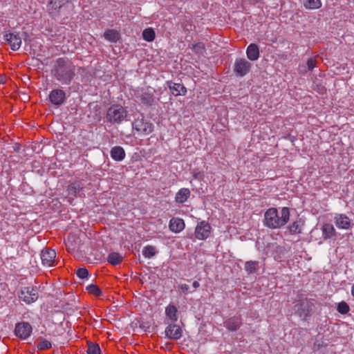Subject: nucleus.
<instances>
[{
    "label": "nucleus",
    "mask_w": 354,
    "mask_h": 354,
    "mask_svg": "<svg viewBox=\"0 0 354 354\" xmlns=\"http://www.w3.org/2000/svg\"><path fill=\"white\" fill-rule=\"evenodd\" d=\"M76 66L66 57L55 60L51 69L52 76L62 85H70L76 75Z\"/></svg>",
    "instance_id": "obj_1"
},
{
    "label": "nucleus",
    "mask_w": 354,
    "mask_h": 354,
    "mask_svg": "<svg viewBox=\"0 0 354 354\" xmlns=\"http://www.w3.org/2000/svg\"><path fill=\"white\" fill-rule=\"evenodd\" d=\"M290 218V210L288 207H283L281 216L274 207L269 208L264 214V225L271 229L279 228L285 225Z\"/></svg>",
    "instance_id": "obj_2"
},
{
    "label": "nucleus",
    "mask_w": 354,
    "mask_h": 354,
    "mask_svg": "<svg viewBox=\"0 0 354 354\" xmlns=\"http://www.w3.org/2000/svg\"><path fill=\"white\" fill-rule=\"evenodd\" d=\"M127 116V111L123 106L113 104L108 109L106 118L111 123H121Z\"/></svg>",
    "instance_id": "obj_3"
},
{
    "label": "nucleus",
    "mask_w": 354,
    "mask_h": 354,
    "mask_svg": "<svg viewBox=\"0 0 354 354\" xmlns=\"http://www.w3.org/2000/svg\"><path fill=\"white\" fill-rule=\"evenodd\" d=\"M313 304L307 299H300L297 304L295 305V313L299 316L303 320H307L310 316V311Z\"/></svg>",
    "instance_id": "obj_4"
},
{
    "label": "nucleus",
    "mask_w": 354,
    "mask_h": 354,
    "mask_svg": "<svg viewBox=\"0 0 354 354\" xmlns=\"http://www.w3.org/2000/svg\"><path fill=\"white\" fill-rule=\"evenodd\" d=\"M71 0H50L47 5L49 14L53 17L58 16Z\"/></svg>",
    "instance_id": "obj_5"
},
{
    "label": "nucleus",
    "mask_w": 354,
    "mask_h": 354,
    "mask_svg": "<svg viewBox=\"0 0 354 354\" xmlns=\"http://www.w3.org/2000/svg\"><path fill=\"white\" fill-rule=\"evenodd\" d=\"M19 297L24 302L29 304L37 299L38 292L37 289L32 286H26L21 288Z\"/></svg>",
    "instance_id": "obj_6"
},
{
    "label": "nucleus",
    "mask_w": 354,
    "mask_h": 354,
    "mask_svg": "<svg viewBox=\"0 0 354 354\" xmlns=\"http://www.w3.org/2000/svg\"><path fill=\"white\" fill-rule=\"evenodd\" d=\"M251 66L250 62L244 58H240L235 61L234 72L237 76L243 77L250 72Z\"/></svg>",
    "instance_id": "obj_7"
},
{
    "label": "nucleus",
    "mask_w": 354,
    "mask_h": 354,
    "mask_svg": "<svg viewBox=\"0 0 354 354\" xmlns=\"http://www.w3.org/2000/svg\"><path fill=\"white\" fill-rule=\"evenodd\" d=\"M32 328L28 322L17 323L15 328V335L21 339H27L32 333Z\"/></svg>",
    "instance_id": "obj_8"
},
{
    "label": "nucleus",
    "mask_w": 354,
    "mask_h": 354,
    "mask_svg": "<svg viewBox=\"0 0 354 354\" xmlns=\"http://www.w3.org/2000/svg\"><path fill=\"white\" fill-rule=\"evenodd\" d=\"M133 128L137 132L148 135L153 131V124L143 118L137 119L133 122Z\"/></svg>",
    "instance_id": "obj_9"
},
{
    "label": "nucleus",
    "mask_w": 354,
    "mask_h": 354,
    "mask_svg": "<svg viewBox=\"0 0 354 354\" xmlns=\"http://www.w3.org/2000/svg\"><path fill=\"white\" fill-rule=\"evenodd\" d=\"M334 223L337 228L346 230L351 229L354 225L352 220L344 214H336L334 217Z\"/></svg>",
    "instance_id": "obj_10"
},
{
    "label": "nucleus",
    "mask_w": 354,
    "mask_h": 354,
    "mask_svg": "<svg viewBox=\"0 0 354 354\" xmlns=\"http://www.w3.org/2000/svg\"><path fill=\"white\" fill-rule=\"evenodd\" d=\"M56 257V252L54 250L51 248H45L42 250L41 252V259L42 264L44 266L52 267L55 266Z\"/></svg>",
    "instance_id": "obj_11"
},
{
    "label": "nucleus",
    "mask_w": 354,
    "mask_h": 354,
    "mask_svg": "<svg viewBox=\"0 0 354 354\" xmlns=\"http://www.w3.org/2000/svg\"><path fill=\"white\" fill-rule=\"evenodd\" d=\"M165 333L168 339L178 340L182 337L183 330L179 325L170 324L166 327Z\"/></svg>",
    "instance_id": "obj_12"
},
{
    "label": "nucleus",
    "mask_w": 354,
    "mask_h": 354,
    "mask_svg": "<svg viewBox=\"0 0 354 354\" xmlns=\"http://www.w3.org/2000/svg\"><path fill=\"white\" fill-rule=\"evenodd\" d=\"M210 225L205 221H201L196 227L195 236L199 240L206 239L210 234Z\"/></svg>",
    "instance_id": "obj_13"
},
{
    "label": "nucleus",
    "mask_w": 354,
    "mask_h": 354,
    "mask_svg": "<svg viewBox=\"0 0 354 354\" xmlns=\"http://www.w3.org/2000/svg\"><path fill=\"white\" fill-rule=\"evenodd\" d=\"M50 102L55 105H62L66 100V93L59 88L53 89L49 94Z\"/></svg>",
    "instance_id": "obj_14"
},
{
    "label": "nucleus",
    "mask_w": 354,
    "mask_h": 354,
    "mask_svg": "<svg viewBox=\"0 0 354 354\" xmlns=\"http://www.w3.org/2000/svg\"><path fill=\"white\" fill-rule=\"evenodd\" d=\"M4 39L12 50H17L21 45V38L19 33L10 32L4 35Z\"/></svg>",
    "instance_id": "obj_15"
},
{
    "label": "nucleus",
    "mask_w": 354,
    "mask_h": 354,
    "mask_svg": "<svg viewBox=\"0 0 354 354\" xmlns=\"http://www.w3.org/2000/svg\"><path fill=\"white\" fill-rule=\"evenodd\" d=\"M242 324L241 316H234L224 322V326L231 331L237 330Z\"/></svg>",
    "instance_id": "obj_16"
},
{
    "label": "nucleus",
    "mask_w": 354,
    "mask_h": 354,
    "mask_svg": "<svg viewBox=\"0 0 354 354\" xmlns=\"http://www.w3.org/2000/svg\"><path fill=\"white\" fill-rule=\"evenodd\" d=\"M167 85L171 93L174 96L185 95L187 93V88L183 84L167 82Z\"/></svg>",
    "instance_id": "obj_17"
},
{
    "label": "nucleus",
    "mask_w": 354,
    "mask_h": 354,
    "mask_svg": "<svg viewBox=\"0 0 354 354\" xmlns=\"http://www.w3.org/2000/svg\"><path fill=\"white\" fill-rule=\"evenodd\" d=\"M185 222L180 218H172L169 224V230L175 233L181 232L185 228Z\"/></svg>",
    "instance_id": "obj_18"
},
{
    "label": "nucleus",
    "mask_w": 354,
    "mask_h": 354,
    "mask_svg": "<svg viewBox=\"0 0 354 354\" xmlns=\"http://www.w3.org/2000/svg\"><path fill=\"white\" fill-rule=\"evenodd\" d=\"M247 57L250 61H256L259 57V48L256 44H250L246 50Z\"/></svg>",
    "instance_id": "obj_19"
},
{
    "label": "nucleus",
    "mask_w": 354,
    "mask_h": 354,
    "mask_svg": "<svg viewBox=\"0 0 354 354\" xmlns=\"http://www.w3.org/2000/svg\"><path fill=\"white\" fill-rule=\"evenodd\" d=\"M140 100L145 105L151 106L154 102L153 92L149 89L143 91L140 95Z\"/></svg>",
    "instance_id": "obj_20"
},
{
    "label": "nucleus",
    "mask_w": 354,
    "mask_h": 354,
    "mask_svg": "<svg viewBox=\"0 0 354 354\" xmlns=\"http://www.w3.org/2000/svg\"><path fill=\"white\" fill-rule=\"evenodd\" d=\"M191 192L187 188H181L176 193L175 201L178 203H183L189 198Z\"/></svg>",
    "instance_id": "obj_21"
},
{
    "label": "nucleus",
    "mask_w": 354,
    "mask_h": 354,
    "mask_svg": "<svg viewBox=\"0 0 354 354\" xmlns=\"http://www.w3.org/2000/svg\"><path fill=\"white\" fill-rule=\"evenodd\" d=\"M178 309L174 304H169L165 308V315L167 317L171 322H175L178 320Z\"/></svg>",
    "instance_id": "obj_22"
},
{
    "label": "nucleus",
    "mask_w": 354,
    "mask_h": 354,
    "mask_svg": "<svg viewBox=\"0 0 354 354\" xmlns=\"http://www.w3.org/2000/svg\"><path fill=\"white\" fill-rule=\"evenodd\" d=\"M111 158L116 161H121L125 157V152L124 149L120 146H115L111 150Z\"/></svg>",
    "instance_id": "obj_23"
},
{
    "label": "nucleus",
    "mask_w": 354,
    "mask_h": 354,
    "mask_svg": "<svg viewBox=\"0 0 354 354\" xmlns=\"http://www.w3.org/2000/svg\"><path fill=\"white\" fill-rule=\"evenodd\" d=\"M322 236L324 239H328L335 236L336 232L332 224L325 223L322 227Z\"/></svg>",
    "instance_id": "obj_24"
},
{
    "label": "nucleus",
    "mask_w": 354,
    "mask_h": 354,
    "mask_svg": "<svg viewBox=\"0 0 354 354\" xmlns=\"http://www.w3.org/2000/svg\"><path fill=\"white\" fill-rule=\"evenodd\" d=\"M303 225L304 221L301 218H299L289 225V232L292 234H299L301 232V227Z\"/></svg>",
    "instance_id": "obj_25"
},
{
    "label": "nucleus",
    "mask_w": 354,
    "mask_h": 354,
    "mask_svg": "<svg viewBox=\"0 0 354 354\" xmlns=\"http://www.w3.org/2000/svg\"><path fill=\"white\" fill-rule=\"evenodd\" d=\"M122 256L118 252H111L109 254L107 261L113 266L118 265L122 261Z\"/></svg>",
    "instance_id": "obj_26"
},
{
    "label": "nucleus",
    "mask_w": 354,
    "mask_h": 354,
    "mask_svg": "<svg viewBox=\"0 0 354 354\" xmlns=\"http://www.w3.org/2000/svg\"><path fill=\"white\" fill-rule=\"evenodd\" d=\"M82 189V187L79 182H75L73 183H71L68 186V193L69 195L76 196L77 194L79 193V192Z\"/></svg>",
    "instance_id": "obj_27"
},
{
    "label": "nucleus",
    "mask_w": 354,
    "mask_h": 354,
    "mask_svg": "<svg viewBox=\"0 0 354 354\" xmlns=\"http://www.w3.org/2000/svg\"><path fill=\"white\" fill-rule=\"evenodd\" d=\"M104 38L110 41L115 42L119 39V33L114 30H108L104 32Z\"/></svg>",
    "instance_id": "obj_28"
},
{
    "label": "nucleus",
    "mask_w": 354,
    "mask_h": 354,
    "mask_svg": "<svg viewBox=\"0 0 354 354\" xmlns=\"http://www.w3.org/2000/svg\"><path fill=\"white\" fill-rule=\"evenodd\" d=\"M259 267V262L255 261H247L245 264V270L249 273H254Z\"/></svg>",
    "instance_id": "obj_29"
},
{
    "label": "nucleus",
    "mask_w": 354,
    "mask_h": 354,
    "mask_svg": "<svg viewBox=\"0 0 354 354\" xmlns=\"http://www.w3.org/2000/svg\"><path fill=\"white\" fill-rule=\"evenodd\" d=\"M304 5L308 9H317L322 6L320 0H304Z\"/></svg>",
    "instance_id": "obj_30"
},
{
    "label": "nucleus",
    "mask_w": 354,
    "mask_h": 354,
    "mask_svg": "<svg viewBox=\"0 0 354 354\" xmlns=\"http://www.w3.org/2000/svg\"><path fill=\"white\" fill-rule=\"evenodd\" d=\"M156 254V249L154 246L147 245L142 250V254L145 257L150 259Z\"/></svg>",
    "instance_id": "obj_31"
},
{
    "label": "nucleus",
    "mask_w": 354,
    "mask_h": 354,
    "mask_svg": "<svg viewBox=\"0 0 354 354\" xmlns=\"http://www.w3.org/2000/svg\"><path fill=\"white\" fill-rule=\"evenodd\" d=\"M192 50L198 55H203L205 52V46L204 43L198 42L193 44L192 46Z\"/></svg>",
    "instance_id": "obj_32"
},
{
    "label": "nucleus",
    "mask_w": 354,
    "mask_h": 354,
    "mask_svg": "<svg viewBox=\"0 0 354 354\" xmlns=\"http://www.w3.org/2000/svg\"><path fill=\"white\" fill-rule=\"evenodd\" d=\"M142 37L145 40L151 41L155 38V32L152 28H147L143 31Z\"/></svg>",
    "instance_id": "obj_33"
},
{
    "label": "nucleus",
    "mask_w": 354,
    "mask_h": 354,
    "mask_svg": "<svg viewBox=\"0 0 354 354\" xmlns=\"http://www.w3.org/2000/svg\"><path fill=\"white\" fill-rule=\"evenodd\" d=\"M86 289L90 294H92L95 297H100L102 294L100 288L95 284L88 286Z\"/></svg>",
    "instance_id": "obj_34"
},
{
    "label": "nucleus",
    "mask_w": 354,
    "mask_h": 354,
    "mask_svg": "<svg viewBox=\"0 0 354 354\" xmlns=\"http://www.w3.org/2000/svg\"><path fill=\"white\" fill-rule=\"evenodd\" d=\"M350 310L349 306L345 301H342L338 304L337 311L341 314H346Z\"/></svg>",
    "instance_id": "obj_35"
},
{
    "label": "nucleus",
    "mask_w": 354,
    "mask_h": 354,
    "mask_svg": "<svg viewBox=\"0 0 354 354\" xmlns=\"http://www.w3.org/2000/svg\"><path fill=\"white\" fill-rule=\"evenodd\" d=\"M88 354H100V348L98 344L91 343L88 344Z\"/></svg>",
    "instance_id": "obj_36"
},
{
    "label": "nucleus",
    "mask_w": 354,
    "mask_h": 354,
    "mask_svg": "<svg viewBox=\"0 0 354 354\" xmlns=\"http://www.w3.org/2000/svg\"><path fill=\"white\" fill-rule=\"evenodd\" d=\"M51 346H52L51 343L46 339H44V340L41 341L37 344V348L39 350H41V351L48 349V348H51Z\"/></svg>",
    "instance_id": "obj_37"
},
{
    "label": "nucleus",
    "mask_w": 354,
    "mask_h": 354,
    "mask_svg": "<svg viewBox=\"0 0 354 354\" xmlns=\"http://www.w3.org/2000/svg\"><path fill=\"white\" fill-rule=\"evenodd\" d=\"M317 61L315 57H310L307 60L306 64L308 70L312 71L316 66Z\"/></svg>",
    "instance_id": "obj_38"
},
{
    "label": "nucleus",
    "mask_w": 354,
    "mask_h": 354,
    "mask_svg": "<svg viewBox=\"0 0 354 354\" xmlns=\"http://www.w3.org/2000/svg\"><path fill=\"white\" fill-rule=\"evenodd\" d=\"M88 275V271L86 268H79L77 271V276L80 279H85Z\"/></svg>",
    "instance_id": "obj_39"
},
{
    "label": "nucleus",
    "mask_w": 354,
    "mask_h": 354,
    "mask_svg": "<svg viewBox=\"0 0 354 354\" xmlns=\"http://www.w3.org/2000/svg\"><path fill=\"white\" fill-rule=\"evenodd\" d=\"M178 289L180 292L185 295L189 292V286L187 284H180L178 286ZM194 291V290H193V292ZM190 292H192V291H190Z\"/></svg>",
    "instance_id": "obj_40"
},
{
    "label": "nucleus",
    "mask_w": 354,
    "mask_h": 354,
    "mask_svg": "<svg viewBox=\"0 0 354 354\" xmlns=\"http://www.w3.org/2000/svg\"><path fill=\"white\" fill-rule=\"evenodd\" d=\"M6 77L4 76V75H0V84H4L6 82Z\"/></svg>",
    "instance_id": "obj_41"
},
{
    "label": "nucleus",
    "mask_w": 354,
    "mask_h": 354,
    "mask_svg": "<svg viewBox=\"0 0 354 354\" xmlns=\"http://www.w3.org/2000/svg\"><path fill=\"white\" fill-rule=\"evenodd\" d=\"M192 286L194 288V290H196V288H198L200 286V283L198 281H194L192 283Z\"/></svg>",
    "instance_id": "obj_42"
},
{
    "label": "nucleus",
    "mask_w": 354,
    "mask_h": 354,
    "mask_svg": "<svg viewBox=\"0 0 354 354\" xmlns=\"http://www.w3.org/2000/svg\"><path fill=\"white\" fill-rule=\"evenodd\" d=\"M351 295L354 297V284L351 287Z\"/></svg>",
    "instance_id": "obj_43"
}]
</instances>
